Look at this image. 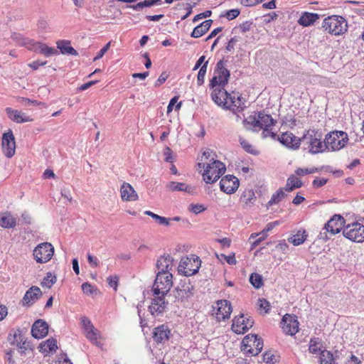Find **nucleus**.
I'll use <instances>...</instances> for the list:
<instances>
[{"instance_id":"obj_47","label":"nucleus","mask_w":364,"mask_h":364,"mask_svg":"<svg viewBox=\"0 0 364 364\" xmlns=\"http://www.w3.org/2000/svg\"><path fill=\"white\" fill-rule=\"evenodd\" d=\"M56 282L55 276L53 275L50 272L47 273V275L43 278L41 285L50 288Z\"/></svg>"},{"instance_id":"obj_43","label":"nucleus","mask_w":364,"mask_h":364,"mask_svg":"<svg viewBox=\"0 0 364 364\" xmlns=\"http://www.w3.org/2000/svg\"><path fill=\"white\" fill-rule=\"evenodd\" d=\"M144 214L146 215L151 216L153 219H154L160 225H163L165 226L170 225V219H168L167 218L160 216L157 214L152 213L150 210L145 211Z\"/></svg>"},{"instance_id":"obj_12","label":"nucleus","mask_w":364,"mask_h":364,"mask_svg":"<svg viewBox=\"0 0 364 364\" xmlns=\"http://www.w3.org/2000/svg\"><path fill=\"white\" fill-rule=\"evenodd\" d=\"M200 259L198 257L195 258L194 256L192 258L182 259L179 264L178 272H183L186 277L195 274L200 268Z\"/></svg>"},{"instance_id":"obj_30","label":"nucleus","mask_w":364,"mask_h":364,"mask_svg":"<svg viewBox=\"0 0 364 364\" xmlns=\"http://www.w3.org/2000/svg\"><path fill=\"white\" fill-rule=\"evenodd\" d=\"M121 198L126 201H135L138 195L134 188L128 183H124L120 188Z\"/></svg>"},{"instance_id":"obj_11","label":"nucleus","mask_w":364,"mask_h":364,"mask_svg":"<svg viewBox=\"0 0 364 364\" xmlns=\"http://www.w3.org/2000/svg\"><path fill=\"white\" fill-rule=\"evenodd\" d=\"M54 254V247L49 242L38 245L33 250V256L38 263L48 262Z\"/></svg>"},{"instance_id":"obj_41","label":"nucleus","mask_w":364,"mask_h":364,"mask_svg":"<svg viewBox=\"0 0 364 364\" xmlns=\"http://www.w3.org/2000/svg\"><path fill=\"white\" fill-rule=\"evenodd\" d=\"M284 189L283 188H279L271 197V199L267 204V208H268L269 206H272L274 204L279 203L282 201L286 196L287 194L284 193Z\"/></svg>"},{"instance_id":"obj_57","label":"nucleus","mask_w":364,"mask_h":364,"mask_svg":"<svg viewBox=\"0 0 364 364\" xmlns=\"http://www.w3.org/2000/svg\"><path fill=\"white\" fill-rule=\"evenodd\" d=\"M18 102L23 106L37 105L38 102L36 100H33L26 97H18Z\"/></svg>"},{"instance_id":"obj_63","label":"nucleus","mask_w":364,"mask_h":364,"mask_svg":"<svg viewBox=\"0 0 364 364\" xmlns=\"http://www.w3.org/2000/svg\"><path fill=\"white\" fill-rule=\"evenodd\" d=\"M252 25V22L250 21H247L240 23L238 26V28L242 33H245L250 30Z\"/></svg>"},{"instance_id":"obj_4","label":"nucleus","mask_w":364,"mask_h":364,"mask_svg":"<svg viewBox=\"0 0 364 364\" xmlns=\"http://www.w3.org/2000/svg\"><path fill=\"white\" fill-rule=\"evenodd\" d=\"M203 168H205L203 178L206 183H213L217 181L226 170L225 165L223 162L213 158L210 159L206 166L203 163Z\"/></svg>"},{"instance_id":"obj_60","label":"nucleus","mask_w":364,"mask_h":364,"mask_svg":"<svg viewBox=\"0 0 364 364\" xmlns=\"http://www.w3.org/2000/svg\"><path fill=\"white\" fill-rule=\"evenodd\" d=\"M259 236L258 239H257L255 242H253L252 246V247H255L257 246L262 240H264L267 237V235H263L260 233H252L250 236V238H255Z\"/></svg>"},{"instance_id":"obj_8","label":"nucleus","mask_w":364,"mask_h":364,"mask_svg":"<svg viewBox=\"0 0 364 364\" xmlns=\"http://www.w3.org/2000/svg\"><path fill=\"white\" fill-rule=\"evenodd\" d=\"M242 350L248 355H257L262 350L263 341L256 334L247 335L242 340Z\"/></svg>"},{"instance_id":"obj_1","label":"nucleus","mask_w":364,"mask_h":364,"mask_svg":"<svg viewBox=\"0 0 364 364\" xmlns=\"http://www.w3.org/2000/svg\"><path fill=\"white\" fill-rule=\"evenodd\" d=\"M243 124L247 129L258 131L262 129L266 132L274 125V120L270 114H265L263 112H258L245 118Z\"/></svg>"},{"instance_id":"obj_31","label":"nucleus","mask_w":364,"mask_h":364,"mask_svg":"<svg viewBox=\"0 0 364 364\" xmlns=\"http://www.w3.org/2000/svg\"><path fill=\"white\" fill-rule=\"evenodd\" d=\"M320 15L315 13L304 12L298 20V23L302 26L307 27L313 25L318 19Z\"/></svg>"},{"instance_id":"obj_7","label":"nucleus","mask_w":364,"mask_h":364,"mask_svg":"<svg viewBox=\"0 0 364 364\" xmlns=\"http://www.w3.org/2000/svg\"><path fill=\"white\" fill-rule=\"evenodd\" d=\"M230 77V70L225 67L223 60H219L215 67L213 76L210 80L209 87L216 85L226 86Z\"/></svg>"},{"instance_id":"obj_62","label":"nucleus","mask_w":364,"mask_h":364,"mask_svg":"<svg viewBox=\"0 0 364 364\" xmlns=\"http://www.w3.org/2000/svg\"><path fill=\"white\" fill-rule=\"evenodd\" d=\"M110 47V42H108L97 53V55L94 58V61L100 60L103 57L105 53L109 50Z\"/></svg>"},{"instance_id":"obj_46","label":"nucleus","mask_w":364,"mask_h":364,"mask_svg":"<svg viewBox=\"0 0 364 364\" xmlns=\"http://www.w3.org/2000/svg\"><path fill=\"white\" fill-rule=\"evenodd\" d=\"M208 64V61H205L204 63V64L200 67V68L198 71V76H197V84L199 86L202 85L204 83Z\"/></svg>"},{"instance_id":"obj_54","label":"nucleus","mask_w":364,"mask_h":364,"mask_svg":"<svg viewBox=\"0 0 364 364\" xmlns=\"http://www.w3.org/2000/svg\"><path fill=\"white\" fill-rule=\"evenodd\" d=\"M317 171H318V168H298L295 171V173L299 176H303L304 175L314 173H316Z\"/></svg>"},{"instance_id":"obj_38","label":"nucleus","mask_w":364,"mask_h":364,"mask_svg":"<svg viewBox=\"0 0 364 364\" xmlns=\"http://www.w3.org/2000/svg\"><path fill=\"white\" fill-rule=\"evenodd\" d=\"M303 185L302 181L299 179L296 176L291 175L287 180V183L284 189L286 191L290 192L295 188H301Z\"/></svg>"},{"instance_id":"obj_49","label":"nucleus","mask_w":364,"mask_h":364,"mask_svg":"<svg viewBox=\"0 0 364 364\" xmlns=\"http://www.w3.org/2000/svg\"><path fill=\"white\" fill-rule=\"evenodd\" d=\"M331 236L332 235H331V231L326 225H324V227L318 235L317 239L326 242L328 240Z\"/></svg>"},{"instance_id":"obj_25","label":"nucleus","mask_w":364,"mask_h":364,"mask_svg":"<svg viewBox=\"0 0 364 364\" xmlns=\"http://www.w3.org/2000/svg\"><path fill=\"white\" fill-rule=\"evenodd\" d=\"M48 333V324L42 319H38L34 322L31 328L32 336L38 339L43 338Z\"/></svg>"},{"instance_id":"obj_52","label":"nucleus","mask_w":364,"mask_h":364,"mask_svg":"<svg viewBox=\"0 0 364 364\" xmlns=\"http://www.w3.org/2000/svg\"><path fill=\"white\" fill-rule=\"evenodd\" d=\"M86 337L92 342L97 343L98 338L97 330L92 326L89 330H86Z\"/></svg>"},{"instance_id":"obj_28","label":"nucleus","mask_w":364,"mask_h":364,"mask_svg":"<svg viewBox=\"0 0 364 364\" xmlns=\"http://www.w3.org/2000/svg\"><path fill=\"white\" fill-rule=\"evenodd\" d=\"M41 291L39 287L33 286L26 291L22 302L23 306H31L41 296Z\"/></svg>"},{"instance_id":"obj_37","label":"nucleus","mask_w":364,"mask_h":364,"mask_svg":"<svg viewBox=\"0 0 364 364\" xmlns=\"http://www.w3.org/2000/svg\"><path fill=\"white\" fill-rule=\"evenodd\" d=\"M16 225V219L9 213H4L0 216V226L4 228H11Z\"/></svg>"},{"instance_id":"obj_5","label":"nucleus","mask_w":364,"mask_h":364,"mask_svg":"<svg viewBox=\"0 0 364 364\" xmlns=\"http://www.w3.org/2000/svg\"><path fill=\"white\" fill-rule=\"evenodd\" d=\"M348 141V134L343 131H333L326 135L324 139L325 150L339 151Z\"/></svg>"},{"instance_id":"obj_55","label":"nucleus","mask_w":364,"mask_h":364,"mask_svg":"<svg viewBox=\"0 0 364 364\" xmlns=\"http://www.w3.org/2000/svg\"><path fill=\"white\" fill-rule=\"evenodd\" d=\"M188 210L195 214H198L203 212L205 208L201 204H193L189 205Z\"/></svg>"},{"instance_id":"obj_58","label":"nucleus","mask_w":364,"mask_h":364,"mask_svg":"<svg viewBox=\"0 0 364 364\" xmlns=\"http://www.w3.org/2000/svg\"><path fill=\"white\" fill-rule=\"evenodd\" d=\"M119 277L117 275L109 276L107 278V282L110 287H112L115 291L117 289Z\"/></svg>"},{"instance_id":"obj_22","label":"nucleus","mask_w":364,"mask_h":364,"mask_svg":"<svg viewBox=\"0 0 364 364\" xmlns=\"http://www.w3.org/2000/svg\"><path fill=\"white\" fill-rule=\"evenodd\" d=\"M325 225L331 231V235H335L343 230L346 226L345 219L339 215H334Z\"/></svg>"},{"instance_id":"obj_19","label":"nucleus","mask_w":364,"mask_h":364,"mask_svg":"<svg viewBox=\"0 0 364 364\" xmlns=\"http://www.w3.org/2000/svg\"><path fill=\"white\" fill-rule=\"evenodd\" d=\"M2 149L5 156L11 158L16 151V141L11 129L3 134L2 136Z\"/></svg>"},{"instance_id":"obj_61","label":"nucleus","mask_w":364,"mask_h":364,"mask_svg":"<svg viewBox=\"0 0 364 364\" xmlns=\"http://www.w3.org/2000/svg\"><path fill=\"white\" fill-rule=\"evenodd\" d=\"M258 303L259 308L263 309L265 314L269 312L270 309V304L269 301H267L265 299H259Z\"/></svg>"},{"instance_id":"obj_48","label":"nucleus","mask_w":364,"mask_h":364,"mask_svg":"<svg viewBox=\"0 0 364 364\" xmlns=\"http://www.w3.org/2000/svg\"><path fill=\"white\" fill-rule=\"evenodd\" d=\"M240 144L242 149L247 151V153H250L253 155H257V151L253 148V146L245 139L242 138H240Z\"/></svg>"},{"instance_id":"obj_29","label":"nucleus","mask_w":364,"mask_h":364,"mask_svg":"<svg viewBox=\"0 0 364 364\" xmlns=\"http://www.w3.org/2000/svg\"><path fill=\"white\" fill-rule=\"evenodd\" d=\"M6 113L10 119L16 123H23L33 121V118L25 113L16 109H13L11 107L6 108Z\"/></svg>"},{"instance_id":"obj_23","label":"nucleus","mask_w":364,"mask_h":364,"mask_svg":"<svg viewBox=\"0 0 364 364\" xmlns=\"http://www.w3.org/2000/svg\"><path fill=\"white\" fill-rule=\"evenodd\" d=\"M279 141L285 146L292 149H297L301 141V138H298L291 132H284L281 134L279 137Z\"/></svg>"},{"instance_id":"obj_17","label":"nucleus","mask_w":364,"mask_h":364,"mask_svg":"<svg viewBox=\"0 0 364 364\" xmlns=\"http://www.w3.org/2000/svg\"><path fill=\"white\" fill-rule=\"evenodd\" d=\"M280 324L285 334L294 336L299 331V321L295 316L285 314Z\"/></svg>"},{"instance_id":"obj_6","label":"nucleus","mask_w":364,"mask_h":364,"mask_svg":"<svg viewBox=\"0 0 364 364\" xmlns=\"http://www.w3.org/2000/svg\"><path fill=\"white\" fill-rule=\"evenodd\" d=\"M171 273H157L152 286L153 295L167 296L173 286Z\"/></svg>"},{"instance_id":"obj_59","label":"nucleus","mask_w":364,"mask_h":364,"mask_svg":"<svg viewBox=\"0 0 364 364\" xmlns=\"http://www.w3.org/2000/svg\"><path fill=\"white\" fill-rule=\"evenodd\" d=\"M259 236L258 239H257L255 242H253L252 246V247H255L257 246L262 240H264L267 237V235H263L260 233H252L250 236V238H255Z\"/></svg>"},{"instance_id":"obj_16","label":"nucleus","mask_w":364,"mask_h":364,"mask_svg":"<svg viewBox=\"0 0 364 364\" xmlns=\"http://www.w3.org/2000/svg\"><path fill=\"white\" fill-rule=\"evenodd\" d=\"M231 304L225 299L218 300L213 306V311L218 321L229 318L232 313Z\"/></svg>"},{"instance_id":"obj_40","label":"nucleus","mask_w":364,"mask_h":364,"mask_svg":"<svg viewBox=\"0 0 364 364\" xmlns=\"http://www.w3.org/2000/svg\"><path fill=\"white\" fill-rule=\"evenodd\" d=\"M11 39L16 42L17 44L21 46H26L29 50V46H32V43L34 41L31 39H28L26 38H24L23 36H22L20 33H14L11 36Z\"/></svg>"},{"instance_id":"obj_36","label":"nucleus","mask_w":364,"mask_h":364,"mask_svg":"<svg viewBox=\"0 0 364 364\" xmlns=\"http://www.w3.org/2000/svg\"><path fill=\"white\" fill-rule=\"evenodd\" d=\"M255 193L252 189L245 190L240 197V200L245 207H251L255 203Z\"/></svg>"},{"instance_id":"obj_13","label":"nucleus","mask_w":364,"mask_h":364,"mask_svg":"<svg viewBox=\"0 0 364 364\" xmlns=\"http://www.w3.org/2000/svg\"><path fill=\"white\" fill-rule=\"evenodd\" d=\"M168 304V302L166 300V296H162V294L153 295L148 310L154 317L162 316L166 311Z\"/></svg>"},{"instance_id":"obj_10","label":"nucleus","mask_w":364,"mask_h":364,"mask_svg":"<svg viewBox=\"0 0 364 364\" xmlns=\"http://www.w3.org/2000/svg\"><path fill=\"white\" fill-rule=\"evenodd\" d=\"M195 292L194 285L191 283V279L185 278L181 280L179 285L174 290L175 301H181L183 302L192 297Z\"/></svg>"},{"instance_id":"obj_39","label":"nucleus","mask_w":364,"mask_h":364,"mask_svg":"<svg viewBox=\"0 0 364 364\" xmlns=\"http://www.w3.org/2000/svg\"><path fill=\"white\" fill-rule=\"evenodd\" d=\"M43 353L55 352L58 349L57 341L53 338H48L40 345Z\"/></svg>"},{"instance_id":"obj_44","label":"nucleus","mask_w":364,"mask_h":364,"mask_svg":"<svg viewBox=\"0 0 364 364\" xmlns=\"http://www.w3.org/2000/svg\"><path fill=\"white\" fill-rule=\"evenodd\" d=\"M309 350L310 353L316 354L320 353L321 350V342L318 338H311L309 341Z\"/></svg>"},{"instance_id":"obj_9","label":"nucleus","mask_w":364,"mask_h":364,"mask_svg":"<svg viewBox=\"0 0 364 364\" xmlns=\"http://www.w3.org/2000/svg\"><path fill=\"white\" fill-rule=\"evenodd\" d=\"M343 235L347 239L355 242H364V225L355 222L346 225L343 230Z\"/></svg>"},{"instance_id":"obj_53","label":"nucleus","mask_w":364,"mask_h":364,"mask_svg":"<svg viewBox=\"0 0 364 364\" xmlns=\"http://www.w3.org/2000/svg\"><path fill=\"white\" fill-rule=\"evenodd\" d=\"M82 290L85 294L91 295L93 294H97V289L95 288L92 284L85 282L82 284Z\"/></svg>"},{"instance_id":"obj_45","label":"nucleus","mask_w":364,"mask_h":364,"mask_svg":"<svg viewBox=\"0 0 364 364\" xmlns=\"http://www.w3.org/2000/svg\"><path fill=\"white\" fill-rule=\"evenodd\" d=\"M250 282L255 289H259L263 285L262 277L257 273H252Z\"/></svg>"},{"instance_id":"obj_56","label":"nucleus","mask_w":364,"mask_h":364,"mask_svg":"<svg viewBox=\"0 0 364 364\" xmlns=\"http://www.w3.org/2000/svg\"><path fill=\"white\" fill-rule=\"evenodd\" d=\"M240 9H234L227 11L224 16H225L228 20H233L236 17H237L240 15Z\"/></svg>"},{"instance_id":"obj_50","label":"nucleus","mask_w":364,"mask_h":364,"mask_svg":"<svg viewBox=\"0 0 364 364\" xmlns=\"http://www.w3.org/2000/svg\"><path fill=\"white\" fill-rule=\"evenodd\" d=\"M331 236L332 235H331V231L326 225H324V227L318 235L317 239L326 242L328 240Z\"/></svg>"},{"instance_id":"obj_32","label":"nucleus","mask_w":364,"mask_h":364,"mask_svg":"<svg viewBox=\"0 0 364 364\" xmlns=\"http://www.w3.org/2000/svg\"><path fill=\"white\" fill-rule=\"evenodd\" d=\"M212 23L213 21L210 19L203 21L200 24L193 28L191 36L195 38L201 37L210 29Z\"/></svg>"},{"instance_id":"obj_18","label":"nucleus","mask_w":364,"mask_h":364,"mask_svg":"<svg viewBox=\"0 0 364 364\" xmlns=\"http://www.w3.org/2000/svg\"><path fill=\"white\" fill-rule=\"evenodd\" d=\"M225 86L216 85L209 87L211 90V100L220 107H226V100L228 99L229 92L225 89Z\"/></svg>"},{"instance_id":"obj_27","label":"nucleus","mask_w":364,"mask_h":364,"mask_svg":"<svg viewBox=\"0 0 364 364\" xmlns=\"http://www.w3.org/2000/svg\"><path fill=\"white\" fill-rule=\"evenodd\" d=\"M9 341L12 345H16V346L21 350V353H25L29 348L30 344L24 340L22 331L20 329H17L14 331L13 338H9Z\"/></svg>"},{"instance_id":"obj_3","label":"nucleus","mask_w":364,"mask_h":364,"mask_svg":"<svg viewBox=\"0 0 364 364\" xmlns=\"http://www.w3.org/2000/svg\"><path fill=\"white\" fill-rule=\"evenodd\" d=\"M322 28L331 35L341 36L348 31V23L344 17L332 15L323 19Z\"/></svg>"},{"instance_id":"obj_2","label":"nucleus","mask_w":364,"mask_h":364,"mask_svg":"<svg viewBox=\"0 0 364 364\" xmlns=\"http://www.w3.org/2000/svg\"><path fill=\"white\" fill-rule=\"evenodd\" d=\"M304 149H308L312 154L326 151L324 142L321 141V135L314 129L307 130L301 137Z\"/></svg>"},{"instance_id":"obj_33","label":"nucleus","mask_w":364,"mask_h":364,"mask_svg":"<svg viewBox=\"0 0 364 364\" xmlns=\"http://www.w3.org/2000/svg\"><path fill=\"white\" fill-rule=\"evenodd\" d=\"M57 48L60 50V53L63 55H70L77 56L78 53L72 46H70V41L66 40H60L57 41Z\"/></svg>"},{"instance_id":"obj_15","label":"nucleus","mask_w":364,"mask_h":364,"mask_svg":"<svg viewBox=\"0 0 364 364\" xmlns=\"http://www.w3.org/2000/svg\"><path fill=\"white\" fill-rule=\"evenodd\" d=\"M245 107L246 105L245 102L242 101L241 95L232 92V94L229 93L228 99L226 100V107H223V109L237 114L242 112Z\"/></svg>"},{"instance_id":"obj_34","label":"nucleus","mask_w":364,"mask_h":364,"mask_svg":"<svg viewBox=\"0 0 364 364\" xmlns=\"http://www.w3.org/2000/svg\"><path fill=\"white\" fill-rule=\"evenodd\" d=\"M167 188L171 191H184L188 193L193 192L194 188L186 183L176 181H171L167 185Z\"/></svg>"},{"instance_id":"obj_42","label":"nucleus","mask_w":364,"mask_h":364,"mask_svg":"<svg viewBox=\"0 0 364 364\" xmlns=\"http://www.w3.org/2000/svg\"><path fill=\"white\" fill-rule=\"evenodd\" d=\"M320 364H338L334 361L333 353L327 350H323L319 356Z\"/></svg>"},{"instance_id":"obj_51","label":"nucleus","mask_w":364,"mask_h":364,"mask_svg":"<svg viewBox=\"0 0 364 364\" xmlns=\"http://www.w3.org/2000/svg\"><path fill=\"white\" fill-rule=\"evenodd\" d=\"M178 97L175 96L173 98L171 99L167 107V113H170L173 108V106L176 105V110H179L181 107L182 102H178Z\"/></svg>"},{"instance_id":"obj_24","label":"nucleus","mask_w":364,"mask_h":364,"mask_svg":"<svg viewBox=\"0 0 364 364\" xmlns=\"http://www.w3.org/2000/svg\"><path fill=\"white\" fill-rule=\"evenodd\" d=\"M31 43L32 46H29V50L33 51L35 53H39L44 55L46 57H50L59 53L57 49L49 47L45 43L35 41Z\"/></svg>"},{"instance_id":"obj_35","label":"nucleus","mask_w":364,"mask_h":364,"mask_svg":"<svg viewBox=\"0 0 364 364\" xmlns=\"http://www.w3.org/2000/svg\"><path fill=\"white\" fill-rule=\"evenodd\" d=\"M308 234L305 230H299L296 234L288 238V241L294 246H299L303 244L307 239Z\"/></svg>"},{"instance_id":"obj_26","label":"nucleus","mask_w":364,"mask_h":364,"mask_svg":"<svg viewBox=\"0 0 364 364\" xmlns=\"http://www.w3.org/2000/svg\"><path fill=\"white\" fill-rule=\"evenodd\" d=\"M158 273H171L173 267V259L168 255H164L159 258L156 264Z\"/></svg>"},{"instance_id":"obj_64","label":"nucleus","mask_w":364,"mask_h":364,"mask_svg":"<svg viewBox=\"0 0 364 364\" xmlns=\"http://www.w3.org/2000/svg\"><path fill=\"white\" fill-rule=\"evenodd\" d=\"M276 249L281 251L283 253H287L289 250V245L285 240L280 241L276 246Z\"/></svg>"},{"instance_id":"obj_21","label":"nucleus","mask_w":364,"mask_h":364,"mask_svg":"<svg viewBox=\"0 0 364 364\" xmlns=\"http://www.w3.org/2000/svg\"><path fill=\"white\" fill-rule=\"evenodd\" d=\"M171 336V331L168 326L160 325L153 329L152 338L157 344L164 343L168 341Z\"/></svg>"},{"instance_id":"obj_20","label":"nucleus","mask_w":364,"mask_h":364,"mask_svg":"<svg viewBox=\"0 0 364 364\" xmlns=\"http://www.w3.org/2000/svg\"><path fill=\"white\" fill-rule=\"evenodd\" d=\"M239 187V180L232 175H227L220 181V188L227 194L235 193Z\"/></svg>"},{"instance_id":"obj_14","label":"nucleus","mask_w":364,"mask_h":364,"mask_svg":"<svg viewBox=\"0 0 364 364\" xmlns=\"http://www.w3.org/2000/svg\"><path fill=\"white\" fill-rule=\"evenodd\" d=\"M254 324V320L250 317H245L244 314L235 316L232 320L231 328L237 334H243Z\"/></svg>"}]
</instances>
